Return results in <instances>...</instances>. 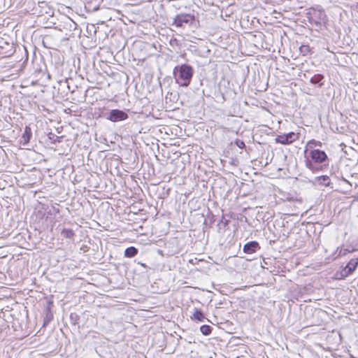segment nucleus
Masks as SVG:
<instances>
[{"label": "nucleus", "mask_w": 358, "mask_h": 358, "mask_svg": "<svg viewBox=\"0 0 358 358\" xmlns=\"http://www.w3.org/2000/svg\"><path fill=\"white\" fill-rule=\"evenodd\" d=\"M201 260H199L196 258L192 259L189 260V263L192 264H196L198 262H201Z\"/></svg>", "instance_id": "nucleus-25"}, {"label": "nucleus", "mask_w": 358, "mask_h": 358, "mask_svg": "<svg viewBox=\"0 0 358 358\" xmlns=\"http://www.w3.org/2000/svg\"><path fill=\"white\" fill-rule=\"evenodd\" d=\"M3 3V6L4 7H7V8H11L12 6H14L15 3H16L15 5V8L17 9L16 11L17 12V13L19 14V11L20 10V4H19L17 1H2Z\"/></svg>", "instance_id": "nucleus-18"}, {"label": "nucleus", "mask_w": 358, "mask_h": 358, "mask_svg": "<svg viewBox=\"0 0 358 358\" xmlns=\"http://www.w3.org/2000/svg\"><path fill=\"white\" fill-rule=\"evenodd\" d=\"M195 22V16L193 14L180 13L173 18V24L177 27H182L183 24L192 25Z\"/></svg>", "instance_id": "nucleus-4"}, {"label": "nucleus", "mask_w": 358, "mask_h": 358, "mask_svg": "<svg viewBox=\"0 0 358 358\" xmlns=\"http://www.w3.org/2000/svg\"><path fill=\"white\" fill-rule=\"evenodd\" d=\"M141 266L144 267V268H147V266L143 264V263H138Z\"/></svg>", "instance_id": "nucleus-27"}, {"label": "nucleus", "mask_w": 358, "mask_h": 358, "mask_svg": "<svg viewBox=\"0 0 358 358\" xmlns=\"http://www.w3.org/2000/svg\"><path fill=\"white\" fill-rule=\"evenodd\" d=\"M32 136L31 129L29 126H26L24 128V133L21 137V143L23 145H26L30 141V139Z\"/></svg>", "instance_id": "nucleus-11"}, {"label": "nucleus", "mask_w": 358, "mask_h": 358, "mask_svg": "<svg viewBox=\"0 0 358 358\" xmlns=\"http://www.w3.org/2000/svg\"><path fill=\"white\" fill-rule=\"evenodd\" d=\"M128 117V114L126 112L119 109H113L110 110L106 118L111 122H117L125 120Z\"/></svg>", "instance_id": "nucleus-6"}, {"label": "nucleus", "mask_w": 358, "mask_h": 358, "mask_svg": "<svg viewBox=\"0 0 358 358\" xmlns=\"http://www.w3.org/2000/svg\"><path fill=\"white\" fill-rule=\"evenodd\" d=\"M20 4L19 15L31 13V15H42L43 11L42 8L47 5V1H38L36 7V1H17Z\"/></svg>", "instance_id": "nucleus-3"}, {"label": "nucleus", "mask_w": 358, "mask_h": 358, "mask_svg": "<svg viewBox=\"0 0 358 358\" xmlns=\"http://www.w3.org/2000/svg\"><path fill=\"white\" fill-rule=\"evenodd\" d=\"M138 249L135 247L131 246L124 250V256L128 258H131L135 257L138 254Z\"/></svg>", "instance_id": "nucleus-13"}, {"label": "nucleus", "mask_w": 358, "mask_h": 358, "mask_svg": "<svg viewBox=\"0 0 358 358\" xmlns=\"http://www.w3.org/2000/svg\"><path fill=\"white\" fill-rule=\"evenodd\" d=\"M352 251H358V239L352 247Z\"/></svg>", "instance_id": "nucleus-26"}, {"label": "nucleus", "mask_w": 358, "mask_h": 358, "mask_svg": "<svg viewBox=\"0 0 358 358\" xmlns=\"http://www.w3.org/2000/svg\"><path fill=\"white\" fill-rule=\"evenodd\" d=\"M310 82L317 87H322L324 84V76L320 73L315 74L310 78Z\"/></svg>", "instance_id": "nucleus-10"}, {"label": "nucleus", "mask_w": 358, "mask_h": 358, "mask_svg": "<svg viewBox=\"0 0 358 358\" xmlns=\"http://www.w3.org/2000/svg\"><path fill=\"white\" fill-rule=\"evenodd\" d=\"M358 266V259H352L340 272V278H345L351 275Z\"/></svg>", "instance_id": "nucleus-7"}, {"label": "nucleus", "mask_w": 358, "mask_h": 358, "mask_svg": "<svg viewBox=\"0 0 358 358\" xmlns=\"http://www.w3.org/2000/svg\"><path fill=\"white\" fill-rule=\"evenodd\" d=\"M259 249L260 245L259 243L255 241H252L245 243L243 246V250L246 254H252Z\"/></svg>", "instance_id": "nucleus-8"}, {"label": "nucleus", "mask_w": 358, "mask_h": 358, "mask_svg": "<svg viewBox=\"0 0 358 358\" xmlns=\"http://www.w3.org/2000/svg\"><path fill=\"white\" fill-rule=\"evenodd\" d=\"M212 327L209 325L203 324L200 327L201 332L205 335L208 336L211 334L212 331Z\"/></svg>", "instance_id": "nucleus-19"}, {"label": "nucleus", "mask_w": 358, "mask_h": 358, "mask_svg": "<svg viewBox=\"0 0 358 358\" xmlns=\"http://www.w3.org/2000/svg\"><path fill=\"white\" fill-rule=\"evenodd\" d=\"M307 153L308 157L305 159L306 168L314 173L322 171V166L320 164L328 162L329 158L327 153L321 150H311Z\"/></svg>", "instance_id": "nucleus-1"}, {"label": "nucleus", "mask_w": 358, "mask_h": 358, "mask_svg": "<svg viewBox=\"0 0 358 358\" xmlns=\"http://www.w3.org/2000/svg\"><path fill=\"white\" fill-rule=\"evenodd\" d=\"M234 143H235L236 145L238 146L241 149H243L245 147V144L244 141L242 140L236 139Z\"/></svg>", "instance_id": "nucleus-22"}, {"label": "nucleus", "mask_w": 358, "mask_h": 358, "mask_svg": "<svg viewBox=\"0 0 358 358\" xmlns=\"http://www.w3.org/2000/svg\"><path fill=\"white\" fill-rule=\"evenodd\" d=\"M315 182H317L320 185H322L324 186L327 187L329 185L331 180L328 176L325 175L315 177Z\"/></svg>", "instance_id": "nucleus-12"}, {"label": "nucleus", "mask_w": 358, "mask_h": 358, "mask_svg": "<svg viewBox=\"0 0 358 358\" xmlns=\"http://www.w3.org/2000/svg\"><path fill=\"white\" fill-rule=\"evenodd\" d=\"M299 51L303 56H307L311 53V49L308 45H301L299 47Z\"/></svg>", "instance_id": "nucleus-17"}, {"label": "nucleus", "mask_w": 358, "mask_h": 358, "mask_svg": "<svg viewBox=\"0 0 358 358\" xmlns=\"http://www.w3.org/2000/svg\"><path fill=\"white\" fill-rule=\"evenodd\" d=\"M191 318L199 322H203L205 319V315L200 309H195Z\"/></svg>", "instance_id": "nucleus-14"}, {"label": "nucleus", "mask_w": 358, "mask_h": 358, "mask_svg": "<svg viewBox=\"0 0 358 358\" xmlns=\"http://www.w3.org/2000/svg\"><path fill=\"white\" fill-rule=\"evenodd\" d=\"M85 8L90 12H94L100 9V6H94L93 1H85Z\"/></svg>", "instance_id": "nucleus-16"}, {"label": "nucleus", "mask_w": 358, "mask_h": 358, "mask_svg": "<svg viewBox=\"0 0 358 358\" xmlns=\"http://www.w3.org/2000/svg\"><path fill=\"white\" fill-rule=\"evenodd\" d=\"M357 8H358V3H357Z\"/></svg>", "instance_id": "nucleus-29"}, {"label": "nucleus", "mask_w": 358, "mask_h": 358, "mask_svg": "<svg viewBox=\"0 0 358 358\" xmlns=\"http://www.w3.org/2000/svg\"><path fill=\"white\" fill-rule=\"evenodd\" d=\"M61 137L57 136L55 134L50 132L48 134V138L52 141L53 143H56L57 142H60L59 138Z\"/></svg>", "instance_id": "nucleus-21"}, {"label": "nucleus", "mask_w": 358, "mask_h": 358, "mask_svg": "<svg viewBox=\"0 0 358 358\" xmlns=\"http://www.w3.org/2000/svg\"><path fill=\"white\" fill-rule=\"evenodd\" d=\"M48 213L50 215L59 213V209L57 207L53 206Z\"/></svg>", "instance_id": "nucleus-24"}, {"label": "nucleus", "mask_w": 358, "mask_h": 358, "mask_svg": "<svg viewBox=\"0 0 358 358\" xmlns=\"http://www.w3.org/2000/svg\"><path fill=\"white\" fill-rule=\"evenodd\" d=\"M173 74L177 84L181 87H187L191 83L194 69L190 65L183 64L176 66L173 69Z\"/></svg>", "instance_id": "nucleus-2"}, {"label": "nucleus", "mask_w": 358, "mask_h": 358, "mask_svg": "<svg viewBox=\"0 0 358 358\" xmlns=\"http://www.w3.org/2000/svg\"><path fill=\"white\" fill-rule=\"evenodd\" d=\"M353 251H352V250H349V249H343V250H341V251L339 252V254H338V256H345L349 252H352Z\"/></svg>", "instance_id": "nucleus-23"}, {"label": "nucleus", "mask_w": 358, "mask_h": 358, "mask_svg": "<svg viewBox=\"0 0 358 358\" xmlns=\"http://www.w3.org/2000/svg\"><path fill=\"white\" fill-rule=\"evenodd\" d=\"M52 318H53V315H52V313L50 310H48L45 317L43 320V326L45 327V326L48 325L50 323V322L52 320Z\"/></svg>", "instance_id": "nucleus-20"}, {"label": "nucleus", "mask_w": 358, "mask_h": 358, "mask_svg": "<svg viewBox=\"0 0 358 358\" xmlns=\"http://www.w3.org/2000/svg\"><path fill=\"white\" fill-rule=\"evenodd\" d=\"M357 8H358V3H357Z\"/></svg>", "instance_id": "nucleus-28"}, {"label": "nucleus", "mask_w": 358, "mask_h": 358, "mask_svg": "<svg viewBox=\"0 0 358 358\" xmlns=\"http://www.w3.org/2000/svg\"><path fill=\"white\" fill-rule=\"evenodd\" d=\"M299 138V136L298 133L291 131L287 134L277 135L275 138V142L282 145H289L297 141Z\"/></svg>", "instance_id": "nucleus-5"}, {"label": "nucleus", "mask_w": 358, "mask_h": 358, "mask_svg": "<svg viewBox=\"0 0 358 358\" xmlns=\"http://www.w3.org/2000/svg\"><path fill=\"white\" fill-rule=\"evenodd\" d=\"M322 146V143L321 141L315 139H311L307 142L304 152L306 154L307 152H311V150H317L319 149L315 148H321Z\"/></svg>", "instance_id": "nucleus-9"}, {"label": "nucleus", "mask_w": 358, "mask_h": 358, "mask_svg": "<svg viewBox=\"0 0 358 358\" xmlns=\"http://www.w3.org/2000/svg\"><path fill=\"white\" fill-rule=\"evenodd\" d=\"M61 235L66 238L73 239L75 233L71 229L64 228L61 231Z\"/></svg>", "instance_id": "nucleus-15"}]
</instances>
